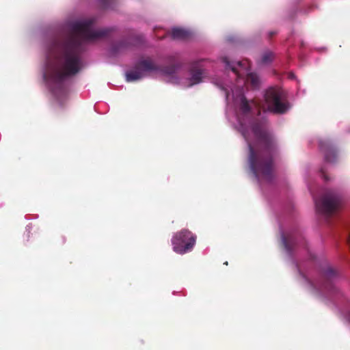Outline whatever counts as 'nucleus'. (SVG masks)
Wrapping results in <instances>:
<instances>
[{"instance_id":"obj_12","label":"nucleus","mask_w":350,"mask_h":350,"mask_svg":"<svg viewBox=\"0 0 350 350\" xmlns=\"http://www.w3.org/2000/svg\"><path fill=\"white\" fill-rule=\"evenodd\" d=\"M124 47V44H123V43L118 44V45L114 46L111 48V53L113 54L116 53V51L123 49Z\"/></svg>"},{"instance_id":"obj_6","label":"nucleus","mask_w":350,"mask_h":350,"mask_svg":"<svg viewBox=\"0 0 350 350\" xmlns=\"http://www.w3.org/2000/svg\"><path fill=\"white\" fill-rule=\"evenodd\" d=\"M311 286L317 295L327 297L334 293L336 291L334 285L329 280L323 282L312 284Z\"/></svg>"},{"instance_id":"obj_5","label":"nucleus","mask_w":350,"mask_h":350,"mask_svg":"<svg viewBox=\"0 0 350 350\" xmlns=\"http://www.w3.org/2000/svg\"><path fill=\"white\" fill-rule=\"evenodd\" d=\"M196 237L187 230L177 232L172 239L173 250L180 254L190 252L196 243Z\"/></svg>"},{"instance_id":"obj_14","label":"nucleus","mask_w":350,"mask_h":350,"mask_svg":"<svg viewBox=\"0 0 350 350\" xmlns=\"http://www.w3.org/2000/svg\"><path fill=\"white\" fill-rule=\"evenodd\" d=\"M289 77L291 78V79L294 78V75L293 74H290L289 75Z\"/></svg>"},{"instance_id":"obj_2","label":"nucleus","mask_w":350,"mask_h":350,"mask_svg":"<svg viewBox=\"0 0 350 350\" xmlns=\"http://www.w3.org/2000/svg\"><path fill=\"white\" fill-rule=\"evenodd\" d=\"M108 31V29H95L92 18L68 21L61 35L48 46L41 72L46 87L58 102L68 94V78L84 66L83 45L104 38Z\"/></svg>"},{"instance_id":"obj_11","label":"nucleus","mask_w":350,"mask_h":350,"mask_svg":"<svg viewBox=\"0 0 350 350\" xmlns=\"http://www.w3.org/2000/svg\"><path fill=\"white\" fill-rule=\"evenodd\" d=\"M324 274L327 279H329L336 275V271L332 267H328L325 269Z\"/></svg>"},{"instance_id":"obj_1","label":"nucleus","mask_w":350,"mask_h":350,"mask_svg":"<svg viewBox=\"0 0 350 350\" xmlns=\"http://www.w3.org/2000/svg\"><path fill=\"white\" fill-rule=\"evenodd\" d=\"M228 72L222 79L213 83L222 90L226 98V116L234 126L241 133L249 148L250 169L260 185L269 183L273 178L272 156L275 142L266 128L260 109L275 113H284L290 105L285 91L280 88H271L265 94V103L259 105L249 103L245 92L255 90L260 85L258 77L250 71L247 59L230 63L226 57L220 58Z\"/></svg>"},{"instance_id":"obj_8","label":"nucleus","mask_w":350,"mask_h":350,"mask_svg":"<svg viewBox=\"0 0 350 350\" xmlns=\"http://www.w3.org/2000/svg\"><path fill=\"white\" fill-rule=\"evenodd\" d=\"M281 239L285 250L288 254H290L292 246L295 244V236L292 234H288L286 235L283 232H282Z\"/></svg>"},{"instance_id":"obj_7","label":"nucleus","mask_w":350,"mask_h":350,"mask_svg":"<svg viewBox=\"0 0 350 350\" xmlns=\"http://www.w3.org/2000/svg\"><path fill=\"white\" fill-rule=\"evenodd\" d=\"M321 148L325 152V159L326 162L332 163L337 158V154L335 148L332 146L325 147L323 143H321Z\"/></svg>"},{"instance_id":"obj_3","label":"nucleus","mask_w":350,"mask_h":350,"mask_svg":"<svg viewBox=\"0 0 350 350\" xmlns=\"http://www.w3.org/2000/svg\"><path fill=\"white\" fill-rule=\"evenodd\" d=\"M201 61L193 62L191 65L189 79L180 81L177 77V68L171 66L161 70L151 59H142L134 69L127 71L125 74L126 81L133 82L140 80L148 75L155 73L160 74L164 79L172 83L180 84L183 87H191L202 81L204 72L200 66Z\"/></svg>"},{"instance_id":"obj_9","label":"nucleus","mask_w":350,"mask_h":350,"mask_svg":"<svg viewBox=\"0 0 350 350\" xmlns=\"http://www.w3.org/2000/svg\"><path fill=\"white\" fill-rule=\"evenodd\" d=\"M191 35V31L185 28L174 27L172 30V36L174 39H187Z\"/></svg>"},{"instance_id":"obj_13","label":"nucleus","mask_w":350,"mask_h":350,"mask_svg":"<svg viewBox=\"0 0 350 350\" xmlns=\"http://www.w3.org/2000/svg\"><path fill=\"white\" fill-rule=\"evenodd\" d=\"M347 319L350 322V312L348 313Z\"/></svg>"},{"instance_id":"obj_10","label":"nucleus","mask_w":350,"mask_h":350,"mask_svg":"<svg viewBox=\"0 0 350 350\" xmlns=\"http://www.w3.org/2000/svg\"><path fill=\"white\" fill-rule=\"evenodd\" d=\"M273 59V53L270 51L265 52L262 54L260 64H267L270 63Z\"/></svg>"},{"instance_id":"obj_4","label":"nucleus","mask_w":350,"mask_h":350,"mask_svg":"<svg viewBox=\"0 0 350 350\" xmlns=\"http://www.w3.org/2000/svg\"><path fill=\"white\" fill-rule=\"evenodd\" d=\"M340 197L333 191H328L319 199L314 198L316 209L320 214L328 217L338 209Z\"/></svg>"}]
</instances>
